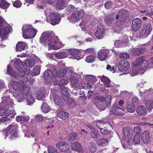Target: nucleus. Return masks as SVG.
<instances>
[{
    "instance_id": "f257e3e1",
    "label": "nucleus",
    "mask_w": 153,
    "mask_h": 153,
    "mask_svg": "<svg viewBox=\"0 0 153 153\" xmlns=\"http://www.w3.org/2000/svg\"><path fill=\"white\" fill-rule=\"evenodd\" d=\"M129 15L128 11L124 9L121 10L116 15L115 25L118 28L119 30H121V27L124 24L126 17L128 16Z\"/></svg>"
},
{
    "instance_id": "f03ea898",
    "label": "nucleus",
    "mask_w": 153,
    "mask_h": 153,
    "mask_svg": "<svg viewBox=\"0 0 153 153\" xmlns=\"http://www.w3.org/2000/svg\"><path fill=\"white\" fill-rule=\"evenodd\" d=\"M4 99L1 102V108L5 112L13 114V111L14 103L12 99L9 97H4Z\"/></svg>"
},
{
    "instance_id": "7ed1b4c3",
    "label": "nucleus",
    "mask_w": 153,
    "mask_h": 153,
    "mask_svg": "<svg viewBox=\"0 0 153 153\" xmlns=\"http://www.w3.org/2000/svg\"><path fill=\"white\" fill-rule=\"evenodd\" d=\"M54 33L52 32L46 31L43 33L39 40L40 43L46 46L51 40L54 39Z\"/></svg>"
},
{
    "instance_id": "20e7f679",
    "label": "nucleus",
    "mask_w": 153,
    "mask_h": 153,
    "mask_svg": "<svg viewBox=\"0 0 153 153\" xmlns=\"http://www.w3.org/2000/svg\"><path fill=\"white\" fill-rule=\"evenodd\" d=\"M12 88L16 91H20L22 92L28 93L29 91V88L28 85L25 84L22 81L19 82H14L12 84Z\"/></svg>"
},
{
    "instance_id": "39448f33",
    "label": "nucleus",
    "mask_w": 153,
    "mask_h": 153,
    "mask_svg": "<svg viewBox=\"0 0 153 153\" xmlns=\"http://www.w3.org/2000/svg\"><path fill=\"white\" fill-rule=\"evenodd\" d=\"M61 19L60 15L57 12H51L48 15V20L52 25L59 24Z\"/></svg>"
},
{
    "instance_id": "423d86ee",
    "label": "nucleus",
    "mask_w": 153,
    "mask_h": 153,
    "mask_svg": "<svg viewBox=\"0 0 153 153\" xmlns=\"http://www.w3.org/2000/svg\"><path fill=\"white\" fill-rule=\"evenodd\" d=\"M152 30V26L150 23L144 24L142 26L140 36L142 38L147 37Z\"/></svg>"
},
{
    "instance_id": "0eeeda50",
    "label": "nucleus",
    "mask_w": 153,
    "mask_h": 153,
    "mask_svg": "<svg viewBox=\"0 0 153 153\" xmlns=\"http://www.w3.org/2000/svg\"><path fill=\"white\" fill-rule=\"evenodd\" d=\"M11 31L10 27L5 25V24L0 26V37L1 39V41L7 39Z\"/></svg>"
},
{
    "instance_id": "6e6552de",
    "label": "nucleus",
    "mask_w": 153,
    "mask_h": 153,
    "mask_svg": "<svg viewBox=\"0 0 153 153\" xmlns=\"http://www.w3.org/2000/svg\"><path fill=\"white\" fill-rule=\"evenodd\" d=\"M37 30L34 28H27L23 31L22 36L25 39L34 38Z\"/></svg>"
},
{
    "instance_id": "1a4fd4ad",
    "label": "nucleus",
    "mask_w": 153,
    "mask_h": 153,
    "mask_svg": "<svg viewBox=\"0 0 153 153\" xmlns=\"http://www.w3.org/2000/svg\"><path fill=\"white\" fill-rule=\"evenodd\" d=\"M83 16V13L81 11H77L72 13L69 17L70 22L73 23L79 21Z\"/></svg>"
},
{
    "instance_id": "9d476101",
    "label": "nucleus",
    "mask_w": 153,
    "mask_h": 153,
    "mask_svg": "<svg viewBox=\"0 0 153 153\" xmlns=\"http://www.w3.org/2000/svg\"><path fill=\"white\" fill-rule=\"evenodd\" d=\"M117 67L120 71L123 72L129 69L130 68V64L127 60L123 59L119 62Z\"/></svg>"
},
{
    "instance_id": "9b49d317",
    "label": "nucleus",
    "mask_w": 153,
    "mask_h": 153,
    "mask_svg": "<svg viewBox=\"0 0 153 153\" xmlns=\"http://www.w3.org/2000/svg\"><path fill=\"white\" fill-rule=\"evenodd\" d=\"M141 20L139 18L134 19L132 21L131 28L135 32L137 31L142 25Z\"/></svg>"
},
{
    "instance_id": "f8f14e48",
    "label": "nucleus",
    "mask_w": 153,
    "mask_h": 153,
    "mask_svg": "<svg viewBox=\"0 0 153 153\" xmlns=\"http://www.w3.org/2000/svg\"><path fill=\"white\" fill-rule=\"evenodd\" d=\"M97 30L96 31L95 35L98 39H102L105 34V29L104 26L102 25H99L97 27Z\"/></svg>"
},
{
    "instance_id": "ddd939ff",
    "label": "nucleus",
    "mask_w": 153,
    "mask_h": 153,
    "mask_svg": "<svg viewBox=\"0 0 153 153\" xmlns=\"http://www.w3.org/2000/svg\"><path fill=\"white\" fill-rule=\"evenodd\" d=\"M56 146L62 152H65L69 150L70 147L68 144L65 142L60 141L59 142Z\"/></svg>"
},
{
    "instance_id": "4468645a",
    "label": "nucleus",
    "mask_w": 153,
    "mask_h": 153,
    "mask_svg": "<svg viewBox=\"0 0 153 153\" xmlns=\"http://www.w3.org/2000/svg\"><path fill=\"white\" fill-rule=\"evenodd\" d=\"M51 42H50L48 45V48L50 49L57 50L61 47V43L59 42H57L55 39V36L54 39L51 40Z\"/></svg>"
},
{
    "instance_id": "2eb2a0df",
    "label": "nucleus",
    "mask_w": 153,
    "mask_h": 153,
    "mask_svg": "<svg viewBox=\"0 0 153 153\" xmlns=\"http://www.w3.org/2000/svg\"><path fill=\"white\" fill-rule=\"evenodd\" d=\"M43 76L45 80L48 82L52 81L55 77L53 76L52 71L49 69H47L45 71Z\"/></svg>"
},
{
    "instance_id": "dca6fc26",
    "label": "nucleus",
    "mask_w": 153,
    "mask_h": 153,
    "mask_svg": "<svg viewBox=\"0 0 153 153\" xmlns=\"http://www.w3.org/2000/svg\"><path fill=\"white\" fill-rule=\"evenodd\" d=\"M109 51L105 50L100 51L99 52L98 57L101 61H104L109 56Z\"/></svg>"
},
{
    "instance_id": "f3484780",
    "label": "nucleus",
    "mask_w": 153,
    "mask_h": 153,
    "mask_svg": "<svg viewBox=\"0 0 153 153\" xmlns=\"http://www.w3.org/2000/svg\"><path fill=\"white\" fill-rule=\"evenodd\" d=\"M10 113L6 112H3V113H0V122H7L10 120V118L12 117L10 116Z\"/></svg>"
},
{
    "instance_id": "a211bd4d",
    "label": "nucleus",
    "mask_w": 153,
    "mask_h": 153,
    "mask_svg": "<svg viewBox=\"0 0 153 153\" xmlns=\"http://www.w3.org/2000/svg\"><path fill=\"white\" fill-rule=\"evenodd\" d=\"M142 141L145 143H149L150 140V137L149 132L146 131L143 132L141 135Z\"/></svg>"
},
{
    "instance_id": "6ab92c4d",
    "label": "nucleus",
    "mask_w": 153,
    "mask_h": 153,
    "mask_svg": "<svg viewBox=\"0 0 153 153\" xmlns=\"http://www.w3.org/2000/svg\"><path fill=\"white\" fill-rule=\"evenodd\" d=\"M146 50L145 48H134L132 49L131 52L133 56H138L142 54Z\"/></svg>"
},
{
    "instance_id": "aec40b11",
    "label": "nucleus",
    "mask_w": 153,
    "mask_h": 153,
    "mask_svg": "<svg viewBox=\"0 0 153 153\" xmlns=\"http://www.w3.org/2000/svg\"><path fill=\"white\" fill-rule=\"evenodd\" d=\"M114 14L113 13L111 15L106 17L105 18V22L106 24L108 26H110L114 22Z\"/></svg>"
},
{
    "instance_id": "412c9836",
    "label": "nucleus",
    "mask_w": 153,
    "mask_h": 153,
    "mask_svg": "<svg viewBox=\"0 0 153 153\" xmlns=\"http://www.w3.org/2000/svg\"><path fill=\"white\" fill-rule=\"evenodd\" d=\"M7 74L10 75L13 77L16 78L19 76L18 74L16 73L14 71L13 68L9 65H7Z\"/></svg>"
},
{
    "instance_id": "4be33fe9",
    "label": "nucleus",
    "mask_w": 153,
    "mask_h": 153,
    "mask_svg": "<svg viewBox=\"0 0 153 153\" xmlns=\"http://www.w3.org/2000/svg\"><path fill=\"white\" fill-rule=\"evenodd\" d=\"M144 56H142L136 59L137 62V66H140L141 65L144 63L146 64V65L144 66V67H147L148 65V62L147 60H145V58Z\"/></svg>"
},
{
    "instance_id": "5701e85b",
    "label": "nucleus",
    "mask_w": 153,
    "mask_h": 153,
    "mask_svg": "<svg viewBox=\"0 0 153 153\" xmlns=\"http://www.w3.org/2000/svg\"><path fill=\"white\" fill-rule=\"evenodd\" d=\"M66 1L67 0H59L56 4V8L60 10L63 9L66 4Z\"/></svg>"
},
{
    "instance_id": "b1692460",
    "label": "nucleus",
    "mask_w": 153,
    "mask_h": 153,
    "mask_svg": "<svg viewBox=\"0 0 153 153\" xmlns=\"http://www.w3.org/2000/svg\"><path fill=\"white\" fill-rule=\"evenodd\" d=\"M56 57L57 59H62L68 56V53L64 51H60L55 54Z\"/></svg>"
},
{
    "instance_id": "393cba45",
    "label": "nucleus",
    "mask_w": 153,
    "mask_h": 153,
    "mask_svg": "<svg viewBox=\"0 0 153 153\" xmlns=\"http://www.w3.org/2000/svg\"><path fill=\"white\" fill-rule=\"evenodd\" d=\"M25 42H19L16 45V50L17 51H21L24 50L26 47Z\"/></svg>"
},
{
    "instance_id": "a878e982",
    "label": "nucleus",
    "mask_w": 153,
    "mask_h": 153,
    "mask_svg": "<svg viewBox=\"0 0 153 153\" xmlns=\"http://www.w3.org/2000/svg\"><path fill=\"white\" fill-rule=\"evenodd\" d=\"M136 111L139 116H142L146 113V110L145 107L143 105L138 106L137 109Z\"/></svg>"
},
{
    "instance_id": "bb28decb",
    "label": "nucleus",
    "mask_w": 153,
    "mask_h": 153,
    "mask_svg": "<svg viewBox=\"0 0 153 153\" xmlns=\"http://www.w3.org/2000/svg\"><path fill=\"white\" fill-rule=\"evenodd\" d=\"M71 146L73 150L78 152H80L82 150L81 146L79 143L76 142L71 143Z\"/></svg>"
},
{
    "instance_id": "cd10ccee",
    "label": "nucleus",
    "mask_w": 153,
    "mask_h": 153,
    "mask_svg": "<svg viewBox=\"0 0 153 153\" xmlns=\"http://www.w3.org/2000/svg\"><path fill=\"white\" fill-rule=\"evenodd\" d=\"M22 63L20 59H18L14 62V65L15 68L18 71L22 69Z\"/></svg>"
},
{
    "instance_id": "c85d7f7f",
    "label": "nucleus",
    "mask_w": 153,
    "mask_h": 153,
    "mask_svg": "<svg viewBox=\"0 0 153 153\" xmlns=\"http://www.w3.org/2000/svg\"><path fill=\"white\" fill-rule=\"evenodd\" d=\"M123 133L126 138L130 137L131 135V128L129 127H124L123 129Z\"/></svg>"
},
{
    "instance_id": "c756f323",
    "label": "nucleus",
    "mask_w": 153,
    "mask_h": 153,
    "mask_svg": "<svg viewBox=\"0 0 153 153\" xmlns=\"http://www.w3.org/2000/svg\"><path fill=\"white\" fill-rule=\"evenodd\" d=\"M25 93H24V94L26 96V98L29 105H31L33 104L34 102V100L32 96L30 94V91L28 93L26 91Z\"/></svg>"
},
{
    "instance_id": "7c9ffc66",
    "label": "nucleus",
    "mask_w": 153,
    "mask_h": 153,
    "mask_svg": "<svg viewBox=\"0 0 153 153\" xmlns=\"http://www.w3.org/2000/svg\"><path fill=\"white\" fill-rule=\"evenodd\" d=\"M70 81L72 85L75 87L77 88L79 85V80L75 76H72L70 78Z\"/></svg>"
},
{
    "instance_id": "2f4dec72",
    "label": "nucleus",
    "mask_w": 153,
    "mask_h": 153,
    "mask_svg": "<svg viewBox=\"0 0 153 153\" xmlns=\"http://www.w3.org/2000/svg\"><path fill=\"white\" fill-rule=\"evenodd\" d=\"M46 93L45 89H44L38 92L37 94V98L38 100H42L45 96Z\"/></svg>"
},
{
    "instance_id": "473e14b6",
    "label": "nucleus",
    "mask_w": 153,
    "mask_h": 153,
    "mask_svg": "<svg viewBox=\"0 0 153 153\" xmlns=\"http://www.w3.org/2000/svg\"><path fill=\"white\" fill-rule=\"evenodd\" d=\"M69 52L71 55L75 57L76 59H79V57H76L78 56L79 55V52L78 50L77 49H71L69 51Z\"/></svg>"
},
{
    "instance_id": "72a5a7b5",
    "label": "nucleus",
    "mask_w": 153,
    "mask_h": 153,
    "mask_svg": "<svg viewBox=\"0 0 153 153\" xmlns=\"http://www.w3.org/2000/svg\"><path fill=\"white\" fill-rule=\"evenodd\" d=\"M58 116L63 120L67 118L69 116L68 113L62 111H59L57 114Z\"/></svg>"
},
{
    "instance_id": "f704fd0d",
    "label": "nucleus",
    "mask_w": 153,
    "mask_h": 153,
    "mask_svg": "<svg viewBox=\"0 0 153 153\" xmlns=\"http://www.w3.org/2000/svg\"><path fill=\"white\" fill-rule=\"evenodd\" d=\"M146 108L149 110H151L153 108V101L152 100H146L145 102Z\"/></svg>"
},
{
    "instance_id": "c9c22d12",
    "label": "nucleus",
    "mask_w": 153,
    "mask_h": 153,
    "mask_svg": "<svg viewBox=\"0 0 153 153\" xmlns=\"http://www.w3.org/2000/svg\"><path fill=\"white\" fill-rule=\"evenodd\" d=\"M108 140L105 138H102L98 140L97 143L99 146H104L108 143Z\"/></svg>"
},
{
    "instance_id": "e433bc0d",
    "label": "nucleus",
    "mask_w": 153,
    "mask_h": 153,
    "mask_svg": "<svg viewBox=\"0 0 153 153\" xmlns=\"http://www.w3.org/2000/svg\"><path fill=\"white\" fill-rule=\"evenodd\" d=\"M101 80L104 83L105 86L106 87H110L111 81L109 78L103 76L102 77Z\"/></svg>"
},
{
    "instance_id": "4c0bfd02",
    "label": "nucleus",
    "mask_w": 153,
    "mask_h": 153,
    "mask_svg": "<svg viewBox=\"0 0 153 153\" xmlns=\"http://www.w3.org/2000/svg\"><path fill=\"white\" fill-rule=\"evenodd\" d=\"M85 80L89 82L92 83L96 81L95 77L93 75H87L85 76Z\"/></svg>"
},
{
    "instance_id": "58836bf2",
    "label": "nucleus",
    "mask_w": 153,
    "mask_h": 153,
    "mask_svg": "<svg viewBox=\"0 0 153 153\" xmlns=\"http://www.w3.org/2000/svg\"><path fill=\"white\" fill-rule=\"evenodd\" d=\"M77 136V134L76 132H74L71 133L68 137V140L70 142L75 140Z\"/></svg>"
},
{
    "instance_id": "ea45409f",
    "label": "nucleus",
    "mask_w": 153,
    "mask_h": 153,
    "mask_svg": "<svg viewBox=\"0 0 153 153\" xmlns=\"http://www.w3.org/2000/svg\"><path fill=\"white\" fill-rule=\"evenodd\" d=\"M66 73V70L65 69H61L57 73V76L58 77L61 78L64 76Z\"/></svg>"
},
{
    "instance_id": "a19ab883",
    "label": "nucleus",
    "mask_w": 153,
    "mask_h": 153,
    "mask_svg": "<svg viewBox=\"0 0 153 153\" xmlns=\"http://www.w3.org/2000/svg\"><path fill=\"white\" fill-rule=\"evenodd\" d=\"M42 111L45 113L49 112L50 110V107L46 103H43L41 106Z\"/></svg>"
},
{
    "instance_id": "79ce46f5",
    "label": "nucleus",
    "mask_w": 153,
    "mask_h": 153,
    "mask_svg": "<svg viewBox=\"0 0 153 153\" xmlns=\"http://www.w3.org/2000/svg\"><path fill=\"white\" fill-rule=\"evenodd\" d=\"M48 153H59L57 149L55 148L52 146L48 147Z\"/></svg>"
},
{
    "instance_id": "37998d69",
    "label": "nucleus",
    "mask_w": 153,
    "mask_h": 153,
    "mask_svg": "<svg viewBox=\"0 0 153 153\" xmlns=\"http://www.w3.org/2000/svg\"><path fill=\"white\" fill-rule=\"evenodd\" d=\"M90 24L88 21L86 20H82L79 24V25L82 27L87 28L89 27Z\"/></svg>"
},
{
    "instance_id": "c03bdc74",
    "label": "nucleus",
    "mask_w": 153,
    "mask_h": 153,
    "mask_svg": "<svg viewBox=\"0 0 153 153\" xmlns=\"http://www.w3.org/2000/svg\"><path fill=\"white\" fill-rule=\"evenodd\" d=\"M75 7L72 5H68L66 8V10L67 14H70L74 11L75 9Z\"/></svg>"
},
{
    "instance_id": "a18cd8bd",
    "label": "nucleus",
    "mask_w": 153,
    "mask_h": 153,
    "mask_svg": "<svg viewBox=\"0 0 153 153\" xmlns=\"http://www.w3.org/2000/svg\"><path fill=\"white\" fill-rule=\"evenodd\" d=\"M133 140L136 144L139 143L140 141V133H136L134 136Z\"/></svg>"
},
{
    "instance_id": "49530a36",
    "label": "nucleus",
    "mask_w": 153,
    "mask_h": 153,
    "mask_svg": "<svg viewBox=\"0 0 153 153\" xmlns=\"http://www.w3.org/2000/svg\"><path fill=\"white\" fill-rule=\"evenodd\" d=\"M98 131L96 130L93 131H91L90 132V136L91 137L95 140L97 139L98 137Z\"/></svg>"
},
{
    "instance_id": "de8ad7c7",
    "label": "nucleus",
    "mask_w": 153,
    "mask_h": 153,
    "mask_svg": "<svg viewBox=\"0 0 153 153\" xmlns=\"http://www.w3.org/2000/svg\"><path fill=\"white\" fill-rule=\"evenodd\" d=\"M10 134V137L12 138H16L18 136L16 128L15 129H12Z\"/></svg>"
},
{
    "instance_id": "09e8293b",
    "label": "nucleus",
    "mask_w": 153,
    "mask_h": 153,
    "mask_svg": "<svg viewBox=\"0 0 153 153\" xmlns=\"http://www.w3.org/2000/svg\"><path fill=\"white\" fill-rule=\"evenodd\" d=\"M54 100L55 104L59 105L62 102V99L58 95H55L54 97Z\"/></svg>"
},
{
    "instance_id": "8fccbe9b",
    "label": "nucleus",
    "mask_w": 153,
    "mask_h": 153,
    "mask_svg": "<svg viewBox=\"0 0 153 153\" xmlns=\"http://www.w3.org/2000/svg\"><path fill=\"white\" fill-rule=\"evenodd\" d=\"M127 107V111L130 113H133L135 111V106L132 104H128Z\"/></svg>"
},
{
    "instance_id": "3c124183",
    "label": "nucleus",
    "mask_w": 153,
    "mask_h": 153,
    "mask_svg": "<svg viewBox=\"0 0 153 153\" xmlns=\"http://www.w3.org/2000/svg\"><path fill=\"white\" fill-rule=\"evenodd\" d=\"M119 106L117 104H114L110 109V111L113 114L116 115Z\"/></svg>"
},
{
    "instance_id": "603ef678",
    "label": "nucleus",
    "mask_w": 153,
    "mask_h": 153,
    "mask_svg": "<svg viewBox=\"0 0 153 153\" xmlns=\"http://www.w3.org/2000/svg\"><path fill=\"white\" fill-rule=\"evenodd\" d=\"M30 71L29 69H26L25 71L23 70L21 71L19 74L21 76L23 77L25 76V74L27 75H28L30 74Z\"/></svg>"
},
{
    "instance_id": "864d4df0",
    "label": "nucleus",
    "mask_w": 153,
    "mask_h": 153,
    "mask_svg": "<svg viewBox=\"0 0 153 153\" xmlns=\"http://www.w3.org/2000/svg\"><path fill=\"white\" fill-rule=\"evenodd\" d=\"M103 99H104L107 107H109L110 106V102L111 100V96L110 95H107L105 98L103 97Z\"/></svg>"
},
{
    "instance_id": "5fc2aeb1",
    "label": "nucleus",
    "mask_w": 153,
    "mask_h": 153,
    "mask_svg": "<svg viewBox=\"0 0 153 153\" xmlns=\"http://www.w3.org/2000/svg\"><path fill=\"white\" fill-rule=\"evenodd\" d=\"M40 68L38 67H35L33 69V71L32 73L33 76H35L39 74Z\"/></svg>"
},
{
    "instance_id": "6e6d98bb",
    "label": "nucleus",
    "mask_w": 153,
    "mask_h": 153,
    "mask_svg": "<svg viewBox=\"0 0 153 153\" xmlns=\"http://www.w3.org/2000/svg\"><path fill=\"white\" fill-rule=\"evenodd\" d=\"M95 56L94 55H89L85 59V61L88 63L92 62L94 61Z\"/></svg>"
},
{
    "instance_id": "4d7b16f0",
    "label": "nucleus",
    "mask_w": 153,
    "mask_h": 153,
    "mask_svg": "<svg viewBox=\"0 0 153 153\" xmlns=\"http://www.w3.org/2000/svg\"><path fill=\"white\" fill-rule=\"evenodd\" d=\"M60 88V92L62 94H69L67 88L64 86L59 87Z\"/></svg>"
},
{
    "instance_id": "13d9d810",
    "label": "nucleus",
    "mask_w": 153,
    "mask_h": 153,
    "mask_svg": "<svg viewBox=\"0 0 153 153\" xmlns=\"http://www.w3.org/2000/svg\"><path fill=\"white\" fill-rule=\"evenodd\" d=\"M112 4L111 1H108L105 3L104 7L106 9H109L112 7Z\"/></svg>"
},
{
    "instance_id": "bf43d9fd",
    "label": "nucleus",
    "mask_w": 153,
    "mask_h": 153,
    "mask_svg": "<svg viewBox=\"0 0 153 153\" xmlns=\"http://www.w3.org/2000/svg\"><path fill=\"white\" fill-rule=\"evenodd\" d=\"M69 94H62L61 95V97L66 102H68V103L70 104L69 103V101L70 100H71V98H68V96Z\"/></svg>"
},
{
    "instance_id": "052dcab7",
    "label": "nucleus",
    "mask_w": 153,
    "mask_h": 153,
    "mask_svg": "<svg viewBox=\"0 0 153 153\" xmlns=\"http://www.w3.org/2000/svg\"><path fill=\"white\" fill-rule=\"evenodd\" d=\"M68 83V81L66 79H62L59 82L58 85L60 87L64 86V85H66Z\"/></svg>"
},
{
    "instance_id": "680f3d73",
    "label": "nucleus",
    "mask_w": 153,
    "mask_h": 153,
    "mask_svg": "<svg viewBox=\"0 0 153 153\" xmlns=\"http://www.w3.org/2000/svg\"><path fill=\"white\" fill-rule=\"evenodd\" d=\"M130 55L126 53H121L119 55L120 59H128L129 58Z\"/></svg>"
},
{
    "instance_id": "e2e57ef3",
    "label": "nucleus",
    "mask_w": 153,
    "mask_h": 153,
    "mask_svg": "<svg viewBox=\"0 0 153 153\" xmlns=\"http://www.w3.org/2000/svg\"><path fill=\"white\" fill-rule=\"evenodd\" d=\"M124 110L121 108H120L119 107L117 109V111L115 115H122L124 114Z\"/></svg>"
},
{
    "instance_id": "0e129e2a",
    "label": "nucleus",
    "mask_w": 153,
    "mask_h": 153,
    "mask_svg": "<svg viewBox=\"0 0 153 153\" xmlns=\"http://www.w3.org/2000/svg\"><path fill=\"white\" fill-rule=\"evenodd\" d=\"M22 3L19 0H16L13 3V6L17 8L20 7H21Z\"/></svg>"
},
{
    "instance_id": "69168bd1",
    "label": "nucleus",
    "mask_w": 153,
    "mask_h": 153,
    "mask_svg": "<svg viewBox=\"0 0 153 153\" xmlns=\"http://www.w3.org/2000/svg\"><path fill=\"white\" fill-rule=\"evenodd\" d=\"M100 132L101 134L104 135H107L110 134L111 132V131L108 130L105 128L103 129H101Z\"/></svg>"
},
{
    "instance_id": "338daca9",
    "label": "nucleus",
    "mask_w": 153,
    "mask_h": 153,
    "mask_svg": "<svg viewBox=\"0 0 153 153\" xmlns=\"http://www.w3.org/2000/svg\"><path fill=\"white\" fill-rule=\"evenodd\" d=\"M10 4L9 3L4 0L1 7L4 9H6L8 7Z\"/></svg>"
},
{
    "instance_id": "774afa93",
    "label": "nucleus",
    "mask_w": 153,
    "mask_h": 153,
    "mask_svg": "<svg viewBox=\"0 0 153 153\" xmlns=\"http://www.w3.org/2000/svg\"><path fill=\"white\" fill-rule=\"evenodd\" d=\"M17 101L18 102L23 101L25 99V96L23 94H21L17 97Z\"/></svg>"
}]
</instances>
